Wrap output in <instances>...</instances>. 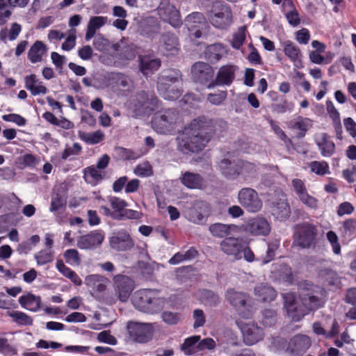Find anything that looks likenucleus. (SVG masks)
Here are the masks:
<instances>
[{
    "instance_id": "25",
    "label": "nucleus",
    "mask_w": 356,
    "mask_h": 356,
    "mask_svg": "<svg viewBox=\"0 0 356 356\" xmlns=\"http://www.w3.org/2000/svg\"><path fill=\"white\" fill-rule=\"evenodd\" d=\"M180 181L184 186L191 189H203L206 187L204 179L197 173L185 172L180 177Z\"/></svg>"
},
{
    "instance_id": "47",
    "label": "nucleus",
    "mask_w": 356,
    "mask_h": 356,
    "mask_svg": "<svg viewBox=\"0 0 356 356\" xmlns=\"http://www.w3.org/2000/svg\"><path fill=\"white\" fill-rule=\"evenodd\" d=\"M203 302L210 307H216L220 302L219 296L209 290H204L202 293Z\"/></svg>"
},
{
    "instance_id": "24",
    "label": "nucleus",
    "mask_w": 356,
    "mask_h": 356,
    "mask_svg": "<svg viewBox=\"0 0 356 356\" xmlns=\"http://www.w3.org/2000/svg\"><path fill=\"white\" fill-rule=\"evenodd\" d=\"M111 245L113 249L125 251L131 249L134 243L130 235L125 232H119L111 238Z\"/></svg>"
},
{
    "instance_id": "64",
    "label": "nucleus",
    "mask_w": 356,
    "mask_h": 356,
    "mask_svg": "<svg viewBox=\"0 0 356 356\" xmlns=\"http://www.w3.org/2000/svg\"><path fill=\"white\" fill-rule=\"evenodd\" d=\"M97 340L99 342H104L111 345H115L117 343L115 337L111 335L108 331L99 332L97 335Z\"/></svg>"
},
{
    "instance_id": "2",
    "label": "nucleus",
    "mask_w": 356,
    "mask_h": 356,
    "mask_svg": "<svg viewBox=\"0 0 356 356\" xmlns=\"http://www.w3.org/2000/svg\"><path fill=\"white\" fill-rule=\"evenodd\" d=\"M132 302L138 310L147 314H155L163 308L165 299L160 296L158 290L143 289L134 293Z\"/></svg>"
},
{
    "instance_id": "36",
    "label": "nucleus",
    "mask_w": 356,
    "mask_h": 356,
    "mask_svg": "<svg viewBox=\"0 0 356 356\" xmlns=\"http://www.w3.org/2000/svg\"><path fill=\"white\" fill-rule=\"evenodd\" d=\"M284 51L285 55L290 58L295 65L300 63L302 54L300 49L294 44L287 42L284 44Z\"/></svg>"
},
{
    "instance_id": "62",
    "label": "nucleus",
    "mask_w": 356,
    "mask_h": 356,
    "mask_svg": "<svg viewBox=\"0 0 356 356\" xmlns=\"http://www.w3.org/2000/svg\"><path fill=\"white\" fill-rule=\"evenodd\" d=\"M81 146L79 143H75L72 147H67L65 149L61 157L63 160H66L70 156L79 154L81 152Z\"/></svg>"
},
{
    "instance_id": "41",
    "label": "nucleus",
    "mask_w": 356,
    "mask_h": 356,
    "mask_svg": "<svg viewBox=\"0 0 356 356\" xmlns=\"http://www.w3.org/2000/svg\"><path fill=\"white\" fill-rule=\"evenodd\" d=\"M310 339L306 335L298 334L293 337L290 341V346L294 350H304L310 346Z\"/></svg>"
},
{
    "instance_id": "55",
    "label": "nucleus",
    "mask_w": 356,
    "mask_h": 356,
    "mask_svg": "<svg viewBox=\"0 0 356 356\" xmlns=\"http://www.w3.org/2000/svg\"><path fill=\"white\" fill-rule=\"evenodd\" d=\"M136 175L139 177H149L152 175V168L148 162L138 164L134 170Z\"/></svg>"
},
{
    "instance_id": "16",
    "label": "nucleus",
    "mask_w": 356,
    "mask_h": 356,
    "mask_svg": "<svg viewBox=\"0 0 356 356\" xmlns=\"http://www.w3.org/2000/svg\"><path fill=\"white\" fill-rule=\"evenodd\" d=\"M241 330L243 341L248 346L254 345L264 338L263 330L254 323L242 324Z\"/></svg>"
},
{
    "instance_id": "21",
    "label": "nucleus",
    "mask_w": 356,
    "mask_h": 356,
    "mask_svg": "<svg viewBox=\"0 0 356 356\" xmlns=\"http://www.w3.org/2000/svg\"><path fill=\"white\" fill-rule=\"evenodd\" d=\"M207 212L208 207L207 203L203 201H196L193 205L186 211V215L191 222L201 224L204 220V215Z\"/></svg>"
},
{
    "instance_id": "7",
    "label": "nucleus",
    "mask_w": 356,
    "mask_h": 356,
    "mask_svg": "<svg viewBox=\"0 0 356 356\" xmlns=\"http://www.w3.org/2000/svg\"><path fill=\"white\" fill-rule=\"evenodd\" d=\"M321 290L317 286L301 289L299 294L302 304L300 312H305V315L310 311L316 310L323 305V300L319 296Z\"/></svg>"
},
{
    "instance_id": "3",
    "label": "nucleus",
    "mask_w": 356,
    "mask_h": 356,
    "mask_svg": "<svg viewBox=\"0 0 356 356\" xmlns=\"http://www.w3.org/2000/svg\"><path fill=\"white\" fill-rule=\"evenodd\" d=\"M182 81L179 70H168L161 72L157 79V90L164 99L175 100L178 99L181 91L177 85Z\"/></svg>"
},
{
    "instance_id": "23",
    "label": "nucleus",
    "mask_w": 356,
    "mask_h": 356,
    "mask_svg": "<svg viewBox=\"0 0 356 356\" xmlns=\"http://www.w3.org/2000/svg\"><path fill=\"white\" fill-rule=\"evenodd\" d=\"M225 299L235 309L241 310L246 307L248 296L234 289H228L225 293Z\"/></svg>"
},
{
    "instance_id": "51",
    "label": "nucleus",
    "mask_w": 356,
    "mask_h": 356,
    "mask_svg": "<svg viewBox=\"0 0 356 356\" xmlns=\"http://www.w3.org/2000/svg\"><path fill=\"white\" fill-rule=\"evenodd\" d=\"M261 323L265 326L270 327L276 323L277 313L274 309H265L262 312Z\"/></svg>"
},
{
    "instance_id": "30",
    "label": "nucleus",
    "mask_w": 356,
    "mask_h": 356,
    "mask_svg": "<svg viewBox=\"0 0 356 356\" xmlns=\"http://www.w3.org/2000/svg\"><path fill=\"white\" fill-rule=\"evenodd\" d=\"M108 22V17L104 16L91 17L87 25L86 40H90L95 35L96 31Z\"/></svg>"
},
{
    "instance_id": "26",
    "label": "nucleus",
    "mask_w": 356,
    "mask_h": 356,
    "mask_svg": "<svg viewBox=\"0 0 356 356\" xmlns=\"http://www.w3.org/2000/svg\"><path fill=\"white\" fill-rule=\"evenodd\" d=\"M25 88L29 90L32 95H45L48 89L43 83L38 79L34 74L26 76L24 77Z\"/></svg>"
},
{
    "instance_id": "34",
    "label": "nucleus",
    "mask_w": 356,
    "mask_h": 356,
    "mask_svg": "<svg viewBox=\"0 0 356 356\" xmlns=\"http://www.w3.org/2000/svg\"><path fill=\"white\" fill-rule=\"evenodd\" d=\"M219 167L222 172L227 177H235L239 175V161L232 162L229 159H224L220 162Z\"/></svg>"
},
{
    "instance_id": "44",
    "label": "nucleus",
    "mask_w": 356,
    "mask_h": 356,
    "mask_svg": "<svg viewBox=\"0 0 356 356\" xmlns=\"http://www.w3.org/2000/svg\"><path fill=\"white\" fill-rule=\"evenodd\" d=\"M200 336H193L187 338L181 344V350L188 355H193L198 350L197 348V342L200 341Z\"/></svg>"
},
{
    "instance_id": "56",
    "label": "nucleus",
    "mask_w": 356,
    "mask_h": 356,
    "mask_svg": "<svg viewBox=\"0 0 356 356\" xmlns=\"http://www.w3.org/2000/svg\"><path fill=\"white\" fill-rule=\"evenodd\" d=\"M326 108L327 111L330 117L333 120L334 124L339 126V128L341 129L340 115L333 103L331 101H327L326 102Z\"/></svg>"
},
{
    "instance_id": "60",
    "label": "nucleus",
    "mask_w": 356,
    "mask_h": 356,
    "mask_svg": "<svg viewBox=\"0 0 356 356\" xmlns=\"http://www.w3.org/2000/svg\"><path fill=\"white\" fill-rule=\"evenodd\" d=\"M327 238L331 243L333 252L339 254L341 252V245L338 241V236L333 231H329L327 233Z\"/></svg>"
},
{
    "instance_id": "31",
    "label": "nucleus",
    "mask_w": 356,
    "mask_h": 356,
    "mask_svg": "<svg viewBox=\"0 0 356 356\" xmlns=\"http://www.w3.org/2000/svg\"><path fill=\"white\" fill-rule=\"evenodd\" d=\"M47 49V47L42 41H35L28 51L29 60L32 63L41 62Z\"/></svg>"
},
{
    "instance_id": "49",
    "label": "nucleus",
    "mask_w": 356,
    "mask_h": 356,
    "mask_svg": "<svg viewBox=\"0 0 356 356\" xmlns=\"http://www.w3.org/2000/svg\"><path fill=\"white\" fill-rule=\"evenodd\" d=\"M185 22L189 26V29H193L197 27V24H204L205 18L202 13L195 12L188 15L186 17Z\"/></svg>"
},
{
    "instance_id": "19",
    "label": "nucleus",
    "mask_w": 356,
    "mask_h": 356,
    "mask_svg": "<svg viewBox=\"0 0 356 356\" xmlns=\"http://www.w3.org/2000/svg\"><path fill=\"white\" fill-rule=\"evenodd\" d=\"M284 299V305L287 311L289 316L294 321H299L305 316V312H300V306L297 305L296 296L293 293H286L282 294Z\"/></svg>"
},
{
    "instance_id": "8",
    "label": "nucleus",
    "mask_w": 356,
    "mask_h": 356,
    "mask_svg": "<svg viewBox=\"0 0 356 356\" xmlns=\"http://www.w3.org/2000/svg\"><path fill=\"white\" fill-rule=\"evenodd\" d=\"M237 198L241 206L250 213H257L262 208L261 199L258 193L252 188H241L238 191Z\"/></svg>"
},
{
    "instance_id": "52",
    "label": "nucleus",
    "mask_w": 356,
    "mask_h": 356,
    "mask_svg": "<svg viewBox=\"0 0 356 356\" xmlns=\"http://www.w3.org/2000/svg\"><path fill=\"white\" fill-rule=\"evenodd\" d=\"M309 167L312 172L318 175H324L329 172V165L325 161H312Z\"/></svg>"
},
{
    "instance_id": "10",
    "label": "nucleus",
    "mask_w": 356,
    "mask_h": 356,
    "mask_svg": "<svg viewBox=\"0 0 356 356\" xmlns=\"http://www.w3.org/2000/svg\"><path fill=\"white\" fill-rule=\"evenodd\" d=\"M296 242L302 248H310L315 242L317 235L316 227L308 222H303L296 226Z\"/></svg>"
},
{
    "instance_id": "38",
    "label": "nucleus",
    "mask_w": 356,
    "mask_h": 356,
    "mask_svg": "<svg viewBox=\"0 0 356 356\" xmlns=\"http://www.w3.org/2000/svg\"><path fill=\"white\" fill-rule=\"evenodd\" d=\"M165 51L174 52L178 50L179 42L177 37L172 33H167L161 37V41Z\"/></svg>"
},
{
    "instance_id": "22",
    "label": "nucleus",
    "mask_w": 356,
    "mask_h": 356,
    "mask_svg": "<svg viewBox=\"0 0 356 356\" xmlns=\"http://www.w3.org/2000/svg\"><path fill=\"white\" fill-rule=\"evenodd\" d=\"M245 230L255 236L267 235L270 230L268 221L261 217L251 219L245 226Z\"/></svg>"
},
{
    "instance_id": "13",
    "label": "nucleus",
    "mask_w": 356,
    "mask_h": 356,
    "mask_svg": "<svg viewBox=\"0 0 356 356\" xmlns=\"http://www.w3.org/2000/svg\"><path fill=\"white\" fill-rule=\"evenodd\" d=\"M272 214L277 219L285 220L290 216L291 209L284 195L273 197L269 200Z\"/></svg>"
},
{
    "instance_id": "63",
    "label": "nucleus",
    "mask_w": 356,
    "mask_h": 356,
    "mask_svg": "<svg viewBox=\"0 0 356 356\" xmlns=\"http://www.w3.org/2000/svg\"><path fill=\"white\" fill-rule=\"evenodd\" d=\"M163 321L170 325L177 324L180 321V315L178 313L164 312L162 314Z\"/></svg>"
},
{
    "instance_id": "35",
    "label": "nucleus",
    "mask_w": 356,
    "mask_h": 356,
    "mask_svg": "<svg viewBox=\"0 0 356 356\" xmlns=\"http://www.w3.org/2000/svg\"><path fill=\"white\" fill-rule=\"evenodd\" d=\"M160 31V24L155 17H147L143 26V33L149 38H154Z\"/></svg>"
},
{
    "instance_id": "43",
    "label": "nucleus",
    "mask_w": 356,
    "mask_h": 356,
    "mask_svg": "<svg viewBox=\"0 0 356 356\" xmlns=\"http://www.w3.org/2000/svg\"><path fill=\"white\" fill-rule=\"evenodd\" d=\"M38 266H43L51 263L54 259V252L50 249H43L34 255Z\"/></svg>"
},
{
    "instance_id": "5",
    "label": "nucleus",
    "mask_w": 356,
    "mask_h": 356,
    "mask_svg": "<svg viewBox=\"0 0 356 356\" xmlns=\"http://www.w3.org/2000/svg\"><path fill=\"white\" fill-rule=\"evenodd\" d=\"M128 339L136 343H147L154 334V324L136 321H129L126 324Z\"/></svg>"
},
{
    "instance_id": "57",
    "label": "nucleus",
    "mask_w": 356,
    "mask_h": 356,
    "mask_svg": "<svg viewBox=\"0 0 356 356\" xmlns=\"http://www.w3.org/2000/svg\"><path fill=\"white\" fill-rule=\"evenodd\" d=\"M341 231L345 236H351L355 234L356 231V220L349 218L345 220L341 228Z\"/></svg>"
},
{
    "instance_id": "27",
    "label": "nucleus",
    "mask_w": 356,
    "mask_h": 356,
    "mask_svg": "<svg viewBox=\"0 0 356 356\" xmlns=\"http://www.w3.org/2000/svg\"><path fill=\"white\" fill-rule=\"evenodd\" d=\"M108 282V278L99 274L89 275L84 279V282L88 287L99 293L106 290Z\"/></svg>"
},
{
    "instance_id": "37",
    "label": "nucleus",
    "mask_w": 356,
    "mask_h": 356,
    "mask_svg": "<svg viewBox=\"0 0 356 356\" xmlns=\"http://www.w3.org/2000/svg\"><path fill=\"white\" fill-rule=\"evenodd\" d=\"M236 228L234 225L215 223L209 227V231L214 236L222 238L230 234L231 230Z\"/></svg>"
},
{
    "instance_id": "58",
    "label": "nucleus",
    "mask_w": 356,
    "mask_h": 356,
    "mask_svg": "<svg viewBox=\"0 0 356 356\" xmlns=\"http://www.w3.org/2000/svg\"><path fill=\"white\" fill-rule=\"evenodd\" d=\"M300 201L310 209H316L318 207V200L310 195L307 191L298 196Z\"/></svg>"
},
{
    "instance_id": "20",
    "label": "nucleus",
    "mask_w": 356,
    "mask_h": 356,
    "mask_svg": "<svg viewBox=\"0 0 356 356\" xmlns=\"http://www.w3.org/2000/svg\"><path fill=\"white\" fill-rule=\"evenodd\" d=\"M139 69L144 76H149L157 71L161 67V62L159 58H154L149 55L139 56Z\"/></svg>"
},
{
    "instance_id": "45",
    "label": "nucleus",
    "mask_w": 356,
    "mask_h": 356,
    "mask_svg": "<svg viewBox=\"0 0 356 356\" xmlns=\"http://www.w3.org/2000/svg\"><path fill=\"white\" fill-rule=\"evenodd\" d=\"M239 175L244 177L245 179L254 177L257 175V168L254 164L243 161H239L238 167Z\"/></svg>"
},
{
    "instance_id": "39",
    "label": "nucleus",
    "mask_w": 356,
    "mask_h": 356,
    "mask_svg": "<svg viewBox=\"0 0 356 356\" xmlns=\"http://www.w3.org/2000/svg\"><path fill=\"white\" fill-rule=\"evenodd\" d=\"M312 126V120L309 118L299 117L297 120L291 122V128L299 130L298 138L305 136L307 130Z\"/></svg>"
},
{
    "instance_id": "17",
    "label": "nucleus",
    "mask_w": 356,
    "mask_h": 356,
    "mask_svg": "<svg viewBox=\"0 0 356 356\" xmlns=\"http://www.w3.org/2000/svg\"><path fill=\"white\" fill-rule=\"evenodd\" d=\"M191 73L195 81L204 84L213 81L214 72L210 65L204 62H197L193 65Z\"/></svg>"
},
{
    "instance_id": "40",
    "label": "nucleus",
    "mask_w": 356,
    "mask_h": 356,
    "mask_svg": "<svg viewBox=\"0 0 356 356\" xmlns=\"http://www.w3.org/2000/svg\"><path fill=\"white\" fill-rule=\"evenodd\" d=\"M83 173L85 180L92 185H96L103 179L102 173L94 165L85 168Z\"/></svg>"
},
{
    "instance_id": "53",
    "label": "nucleus",
    "mask_w": 356,
    "mask_h": 356,
    "mask_svg": "<svg viewBox=\"0 0 356 356\" xmlns=\"http://www.w3.org/2000/svg\"><path fill=\"white\" fill-rule=\"evenodd\" d=\"M245 31L246 28L245 26H241L234 34L232 40V45L234 48L238 49L243 44L245 39Z\"/></svg>"
},
{
    "instance_id": "33",
    "label": "nucleus",
    "mask_w": 356,
    "mask_h": 356,
    "mask_svg": "<svg viewBox=\"0 0 356 356\" xmlns=\"http://www.w3.org/2000/svg\"><path fill=\"white\" fill-rule=\"evenodd\" d=\"M227 53L225 47L221 44H213L207 47L205 55L211 62L220 60Z\"/></svg>"
},
{
    "instance_id": "12",
    "label": "nucleus",
    "mask_w": 356,
    "mask_h": 356,
    "mask_svg": "<svg viewBox=\"0 0 356 356\" xmlns=\"http://www.w3.org/2000/svg\"><path fill=\"white\" fill-rule=\"evenodd\" d=\"M115 291L118 298L125 302L134 289V281L128 276L117 275L113 277Z\"/></svg>"
},
{
    "instance_id": "50",
    "label": "nucleus",
    "mask_w": 356,
    "mask_h": 356,
    "mask_svg": "<svg viewBox=\"0 0 356 356\" xmlns=\"http://www.w3.org/2000/svg\"><path fill=\"white\" fill-rule=\"evenodd\" d=\"M104 134L101 131H97L93 133L83 134L81 138L86 143L91 145L97 144L103 140Z\"/></svg>"
},
{
    "instance_id": "14",
    "label": "nucleus",
    "mask_w": 356,
    "mask_h": 356,
    "mask_svg": "<svg viewBox=\"0 0 356 356\" xmlns=\"http://www.w3.org/2000/svg\"><path fill=\"white\" fill-rule=\"evenodd\" d=\"M237 67L234 65H225L221 66L216 74V79L209 83L208 88H211L216 86H229L235 79Z\"/></svg>"
},
{
    "instance_id": "32",
    "label": "nucleus",
    "mask_w": 356,
    "mask_h": 356,
    "mask_svg": "<svg viewBox=\"0 0 356 356\" xmlns=\"http://www.w3.org/2000/svg\"><path fill=\"white\" fill-rule=\"evenodd\" d=\"M19 302L22 307L31 312H36L41 307V298L31 293L22 296L19 298Z\"/></svg>"
},
{
    "instance_id": "6",
    "label": "nucleus",
    "mask_w": 356,
    "mask_h": 356,
    "mask_svg": "<svg viewBox=\"0 0 356 356\" xmlns=\"http://www.w3.org/2000/svg\"><path fill=\"white\" fill-rule=\"evenodd\" d=\"M179 118V112L175 109H167L157 112L154 114L152 121V127L159 134H169Z\"/></svg>"
},
{
    "instance_id": "1",
    "label": "nucleus",
    "mask_w": 356,
    "mask_h": 356,
    "mask_svg": "<svg viewBox=\"0 0 356 356\" xmlns=\"http://www.w3.org/2000/svg\"><path fill=\"white\" fill-rule=\"evenodd\" d=\"M227 127L223 120L195 119L186 127L179 143V149L184 154L202 150L214 134Z\"/></svg>"
},
{
    "instance_id": "15",
    "label": "nucleus",
    "mask_w": 356,
    "mask_h": 356,
    "mask_svg": "<svg viewBox=\"0 0 356 356\" xmlns=\"http://www.w3.org/2000/svg\"><path fill=\"white\" fill-rule=\"evenodd\" d=\"M133 104L139 111H154L159 104V99L154 93L142 90L136 95Z\"/></svg>"
},
{
    "instance_id": "11",
    "label": "nucleus",
    "mask_w": 356,
    "mask_h": 356,
    "mask_svg": "<svg viewBox=\"0 0 356 356\" xmlns=\"http://www.w3.org/2000/svg\"><path fill=\"white\" fill-rule=\"evenodd\" d=\"M158 13L163 21L168 22L173 27L177 28L182 24L179 10L168 1H163L160 3Z\"/></svg>"
},
{
    "instance_id": "42",
    "label": "nucleus",
    "mask_w": 356,
    "mask_h": 356,
    "mask_svg": "<svg viewBox=\"0 0 356 356\" xmlns=\"http://www.w3.org/2000/svg\"><path fill=\"white\" fill-rule=\"evenodd\" d=\"M6 314L11 317L14 322L20 325H31L33 319L26 314L19 311H8Z\"/></svg>"
},
{
    "instance_id": "46",
    "label": "nucleus",
    "mask_w": 356,
    "mask_h": 356,
    "mask_svg": "<svg viewBox=\"0 0 356 356\" xmlns=\"http://www.w3.org/2000/svg\"><path fill=\"white\" fill-rule=\"evenodd\" d=\"M11 0H0V25L6 23L12 15Z\"/></svg>"
},
{
    "instance_id": "28",
    "label": "nucleus",
    "mask_w": 356,
    "mask_h": 356,
    "mask_svg": "<svg viewBox=\"0 0 356 356\" xmlns=\"http://www.w3.org/2000/svg\"><path fill=\"white\" fill-rule=\"evenodd\" d=\"M316 143L323 156H331L335 150V145L327 134H320L316 137Z\"/></svg>"
},
{
    "instance_id": "48",
    "label": "nucleus",
    "mask_w": 356,
    "mask_h": 356,
    "mask_svg": "<svg viewBox=\"0 0 356 356\" xmlns=\"http://www.w3.org/2000/svg\"><path fill=\"white\" fill-rule=\"evenodd\" d=\"M277 279L280 281L287 284H291L293 280V276L291 268L286 266H281L279 270L277 272Z\"/></svg>"
},
{
    "instance_id": "54",
    "label": "nucleus",
    "mask_w": 356,
    "mask_h": 356,
    "mask_svg": "<svg viewBox=\"0 0 356 356\" xmlns=\"http://www.w3.org/2000/svg\"><path fill=\"white\" fill-rule=\"evenodd\" d=\"M65 261L71 265L79 266L81 264V257L76 249L67 250L64 253Z\"/></svg>"
},
{
    "instance_id": "59",
    "label": "nucleus",
    "mask_w": 356,
    "mask_h": 356,
    "mask_svg": "<svg viewBox=\"0 0 356 356\" xmlns=\"http://www.w3.org/2000/svg\"><path fill=\"white\" fill-rule=\"evenodd\" d=\"M93 46L97 50L99 51H104L108 49L110 42L102 35H98L93 40Z\"/></svg>"
},
{
    "instance_id": "18",
    "label": "nucleus",
    "mask_w": 356,
    "mask_h": 356,
    "mask_svg": "<svg viewBox=\"0 0 356 356\" xmlns=\"http://www.w3.org/2000/svg\"><path fill=\"white\" fill-rule=\"evenodd\" d=\"M104 239V234L100 231L90 232L80 236L77 240V247L83 250L94 249L99 246Z\"/></svg>"
},
{
    "instance_id": "4",
    "label": "nucleus",
    "mask_w": 356,
    "mask_h": 356,
    "mask_svg": "<svg viewBox=\"0 0 356 356\" xmlns=\"http://www.w3.org/2000/svg\"><path fill=\"white\" fill-rule=\"evenodd\" d=\"M220 248L223 253L235 260H240L242 258L248 262L254 260L253 252L242 238L227 237L220 242Z\"/></svg>"
},
{
    "instance_id": "29",
    "label": "nucleus",
    "mask_w": 356,
    "mask_h": 356,
    "mask_svg": "<svg viewBox=\"0 0 356 356\" xmlns=\"http://www.w3.org/2000/svg\"><path fill=\"white\" fill-rule=\"evenodd\" d=\"M254 293L258 300L261 302H271L277 296L276 291L266 284H259L254 289Z\"/></svg>"
},
{
    "instance_id": "9",
    "label": "nucleus",
    "mask_w": 356,
    "mask_h": 356,
    "mask_svg": "<svg viewBox=\"0 0 356 356\" xmlns=\"http://www.w3.org/2000/svg\"><path fill=\"white\" fill-rule=\"evenodd\" d=\"M211 23L218 29H225L232 22V11L228 6L216 3L209 15Z\"/></svg>"
},
{
    "instance_id": "61",
    "label": "nucleus",
    "mask_w": 356,
    "mask_h": 356,
    "mask_svg": "<svg viewBox=\"0 0 356 356\" xmlns=\"http://www.w3.org/2000/svg\"><path fill=\"white\" fill-rule=\"evenodd\" d=\"M193 319L194 324L193 327L197 328L204 325L206 318L203 310L197 309L193 311Z\"/></svg>"
}]
</instances>
